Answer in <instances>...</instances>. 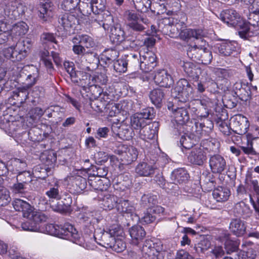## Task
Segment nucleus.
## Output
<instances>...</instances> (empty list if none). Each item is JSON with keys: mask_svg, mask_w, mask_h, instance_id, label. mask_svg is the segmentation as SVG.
Wrapping results in <instances>:
<instances>
[{"mask_svg": "<svg viewBox=\"0 0 259 259\" xmlns=\"http://www.w3.org/2000/svg\"><path fill=\"white\" fill-rule=\"evenodd\" d=\"M124 232L119 225H113L106 229V231H97L94 235L96 242L106 248L116 252H121L126 247L124 241Z\"/></svg>", "mask_w": 259, "mask_h": 259, "instance_id": "nucleus-1", "label": "nucleus"}, {"mask_svg": "<svg viewBox=\"0 0 259 259\" xmlns=\"http://www.w3.org/2000/svg\"><path fill=\"white\" fill-rule=\"evenodd\" d=\"M31 42L28 38L20 39L15 46L5 49L4 55L13 62L20 61L27 56L28 50L31 47Z\"/></svg>", "mask_w": 259, "mask_h": 259, "instance_id": "nucleus-2", "label": "nucleus"}, {"mask_svg": "<svg viewBox=\"0 0 259 259\" xmlns=\"http://www.w3.org/2000/svg\"><path fill=\"white\" fill-rule=\"evenodd\" d=\"M193 89L188 81L185 79H180L171 91L174 98L181 102L185 103L189 96L193 93Z\"/></svg>", "mask_w": 259, "mask_h": 259, "instance_id": "nucleus-3", "label": "nucleus"}, {"mask_svg": "<svg viewBox=\"0 0 259 259\" xmlns=\"http://www.w3.org/2000/svg\"><path fill=\"white\" fill-rule=\"evenodd\" d=\"M123 16L127 26L136 31L141 32L145 29L141 22L145 24L149 23L148 19L142 18L135 10H127L124 13Z\"/></svg>", "mask_w": 259, "mask_h": 259, "instance_id": "nucleus-4", "label": "nucleus"}, {"mask_svg": "<svg viewBox=\"0 0 259 259\" xmlns=\"http://www.w3.org/2000/svg\"><path fill=\"white\" fill-rule=\"evenodd\" d=\"M187 55L193 61L205 65L210 64L212 59V53L207 48L203 49L188 48Z\"/></svg>", "mask_w": 259, "mask_h": 259, "instance_id": "nucleus-5", "label": "nucleus"}, {"mask_svg": "<svg viewBox=\"0 0 259 259\" xmlns=\"http://www.w3.org/2000/svg\"><path fill=\"white\" fill-rule=\"evenodd\" d=\"M140 69L145 72L152 71L157 65L156 55L152 51L140 50Z\"/></svg>", "mask_w": 259, "mask_h": 259, "instance_id": "nucleus-6", "label": "nucleus"}, {"mask_svg": "<svg viewBox=\"0 0 259 259\" xmlns=\"http://www.w3.org/2000/svg\"><path fill=\"white\" fill-rule=\"evenodd\" d=\"M80 69L81 70L77 71V74L73 77L72 81L77 85L81 87L85 91L87 88L91 86V75L86 72L91 70V67L83 64L80 65Z\"/></svg>", "mask_w": 259, "mask_h": 259, "instance_id": "nucleus-7", "label": "nucleus"}, {"mask_svg": "<svg viewBox=\"0 0 259 259\" xmlns=\"http://www.w3.org/2000/svg\"><path fill=\"white\" fill-rule=\"evenodd\" d=\"M174 117L177 123V125L174 128V132L179 134L184 132V125L190 119L187 108L182 107L174 109Z\"/></svg>", "mask_w": 259, "mask_h": 259, "instance_id": "nucleus-8", "label": "nucleus"}, {"mask_svg": "<svg viewBox=\"0 0 259 259\" xmlns=\"http://www.w3.org/2000/svg\"><path fill=\"white\" fill-rule=\"evenodd\" d=\"M32 213L33 214V217L37 214V215H40L39 217H38V219L36 220L35 219H34V217L31 218H26L28 220L22 223L21 227L24 231H38L39 230V224L46 222L48 219V217L45 213L35 211Z\"/></svg>", "mask_w": 259, "mask_h": 259, "instance_id": "nucleus-9", "label": "nucleus"}, {"mask_svg": "<svg viewBox=\"0 0 259 259\" xmlns=\"http://www.w3.org/2000/svg\"><path fill=\"white\" fill-rule=\"evenodd\" d=\"M187 158L192 164L202 165L207 159L205 148L201 145L195 146L189 152Z\"/></svg>", "mask_w": 259, "mask_h": 259, "instance_id": "nucleus-10", "label": "nucleus"}, {"mask_svg": "<svg viewBox=\"0 0 259 259\" xmlns=\"http://www.w3.org/2000/svg\"><path fill=\"white\" fill-rule=\"evenodd\" d=\"M21 73H25L27 76L22 85L26 89H29L34 85L39 78L38 70L33 65L25 66Z\"/></svg>", "mask_w": 259, "mask_h": 259, "instance_id": "nucleus-11", "label": "nucleus"}, {"mask_svg": "<svg viewBox=\"0 0 259 259\" xmlns=\"http://www.w3.org/2000/svg\"><path fill=\"white\" fill-rule=\"evenodd\" d=\"M218 52L223 56L236 57L240 53V47L236 41L223 42L218 47Z\"/></svg>", "mask_w": 259, "mask_h": 259, "instance_id": "nucleus-12", "label": "nucleus"}, {"mask_svg": "<svg viewBox=\"0 0 259 259\" xmlns=\"http://www.w3.org/2000/svg\"><path fill=\"white\" fill-rule=\"evenodd\" d=\"M162 250V245L160 242L154 243L151 240H146L141 249L143 254L148 257L160 255V252Z\"/></svg>", "mask_w": 259, "mask_h": 259, "instance_id": "nucleus-13", "label": "nucleus"}, {"mask_svg": "<svg viewBox=\"0 0 259 259\" xmlns=\"http://www.w3.org/2000/svg\"><path fill=\"white\" fill-rule=\"evenodd\" d=\"M209 164L213 174H222L227 168L226 160L219 154L211 156L209 159Z\"/></svg>", "mask_w": 259, "mask_h": 259, "instance_id": "nucleus-14", "label": "nucleus"}, {"mask_svg": "<svg viewBox=\"0 0 259 259\" xmlns=\"http://www.w3.org/2000/svg\"><path fill=\"white\" fill-rule=\"evenodd\" d=\"M13 206L16 211H22L24 218L34 217V219H38L40 215H34L33 217L32 212H35L33 209V207L26 201L20 199H16L13 202Z\"/></svg>", "mask_w": 259, "mask_h": 259, "instance_id": "nucleus-15", "label": "nucleus"}, {"mask_svg": "<svg viewBox=\"0 0 259 259\" xmlns=\"http://www.w3.org/2000/svg\"><path fill=\"white\" fill-rule=\"evenodd\" d=\"M221 20L228 25L236 27L242 20L239 14L234 10L228 9L221 14Z\"/></svg>", "mask_w": 259, "mask_h": 259, "instance_id": "nucleus-16", "label": "nucleus"}, {"mask_svg": "<svg viewBox=\"0 0 259 259\" xmlns=\"http://www.w3.org/2000/svg\"><path fill=\"white\" fill-rule=\"evenodd\" d=\"M70 182L69 190L73 194H80L86 188L87 183L85 178L80 176H72L69 178Z\"/></svg>", "mask_w": 259, "mask_h": 259, "instance_id": "nucleus-17", "label": "nucleus"}, {"mask_svg": "<svg viewBox=\"0 0 259 259\" xmlns=\"http://www.w3.org/2000/svg\"><path fill=\"white\" fill-rule=\"evenodd\" d=\"M59 233L58 235L62 236V237L67 239L72 240L73 241H76L79 238V234L78 231L71 224L66 223L63 225H60Z\"/></svg>", "mask_w": 259, "mask_h": 259, "instance_id": "nucleus-18", "label": "nucleus"}, {"mask_svg": "<svg viewBox=\"0 0 259 259\" xmlns=\"http://www.w3.org/2000/svg\"><path fill=\"white\" fill-rule=\"evenodd\" d=\"M154 80L156 84L164 88H170L174 82L172 76L164 70L157 71Z\"/></svg>", "mask_w": 259, "mask_h": 259, "instance_id": "nucleus-19", "label": "nucleus"}, {"mask_svg": "<svg viewBox=\"0 0 259 259\" xmlns=\"http://www.w3.org/2000/svg\"><path fill=\"white\" fill-rule=\"evenodd\" d=\"M232 126L235 133L239 135H243L247 132L249 123L246 117L238 115L233 118L232 121Z\"/></svg>", "mask_w": 259, "mask_h": 259, "instance_id": "nucleus-20", "label": "nucleus"}, {"mask_svg": "<svg viewBox=\"0 0 259 259\" xmlns=\"http://www.w3.org/2000/svg\"><path fill=\"white\" fill-rule=\"evenodd\" d=\"M116 207L117 211L125 218L137 217L135 207L128 200H120L116 204Z\"/></svg>", "mask_w": 259, "mask_h": 259, "instance_id": "nucleus-21", "label": "nucleus"}, {"mask_svg": "<svg viewBox=\"0 0 259 259\" xmlns=\"http://www.w3.org/2000/svg\"><path fill=\"white\" fill-rule=\"evenodd\" d=\"M59 23L66 31V35H70L73 30L76 22H77L76 17L71 14H65L59 19Z\"/></svg>", "mask_w": 259, "mask_h": 259, "instance_id": "nucleus-22", "label": "nucleus"}, {"mask_svg": "<svg viewBox=\"0 0 259 259\" xmlns=\"http://www.w3.org/2000/svg\"><path fill=\"white\" fill-rule=\"evenodd\" d=\"M158 129L156 123L147 124L140 130L139 137L146 141L155 139L157 136Z\"/></svg>", "mask_w": 259, "mask_h": 259, "instance_id": "nucleus-23", "label": "nucleus"}, {"mask_svg": "<svg viewBox=\"0 0 259 259\" xmlns=\"http://www.w3.org/2000/svg\"><path fill=\"white\" fill-rule=\"evenodd\" d=\"M230 231L235 235L240 237L246 232V226L245 222L240 219H232L229 225Z\"/></svg>", "mask_w": 259, "mask_h": 259, "instance_id": "nucleus-24", "label": "nucleus"}, {"mask_svg": "<svg viewBox=\"0 0 259 259\" xmlns=\"http://www.w3.org/2000/svg\"><path fill=\"white\" fill-rule=\"evenodd\" d=\"M39 12V17L46 20L47 19L52 16L53 5L49 0H41L38 7Z\"/></svg>", "mask_w": 259, "mask_h": 259, "instance_id": "nucleus-25", "label": "nucleus"}, {"mask_svg": "<svg viewBox=\"0 0 259 259\" xmlns=\"http://www.w3.org/2000/svg\"><path fill=\"white\" fill-rule=\"evenodd\" d=\"M129 233L133 243L138 244L145 237L146 233L143 227L134 225L129 229Z\"/></svg>", "mask_w": 259, "mask_h": 259, "instance_id": "nucleus-26", "label": "nucleus"}, {"mask_svg": "<svg viewBox=\"0 0 259 259\" xmlns=\"http://www.w3.org/2000/svg\"><path fill=\"white\" fill-rule=\"evenodd\" d=\"M189 174L183 168L175 169L171 174V179L176 184L185 183L188 180Z\"/></svg>", "mask_w": 259, "mask_h": 259, "instance_id": "nucleus-27", "label": "nucleus"}, {"mask_svg": "<svg viewBox=\"0 0 259 259\" xmlns=\"http://www.w3.org/2000/svg\"><path fill=\"white\" fill-rule=\"evenodd\" d=\"M110 38L114 44H119L125 39V32L120 26L116 25L111 27Z\"/></svg>", "mask_w": 259, "mask_h": 259, "instance_id": "nucleus-28", "label": "nucleus"}, {"mask_svg": "<svg viewBox=\"0 0 259 259\" xmlns=\"http://www.w3.org/2000/svg\"><path fill=\"white\" fill-rule=\"evenodd\" d=\"M231 194L230 190L227 187H218L212 192L213 198L218 202L227 201Z\"/></svg>", "mask_w": 259, "mask_h": 259, "instance_id": "nucleus-29", "label": "nucleus"}, {"mask_svg": "<svg viewBox=\"0 0 259 259\" xmlns=\"http://www.w3.org/2000/svg\"><path fill=\"white\" fill-rule=\"evenodd\" d=\"M0 128L4 130L6 133L12 136L20 127L19 122L16 121H9L4 118L1 120Z\"/></svg>", "mask_w": 259, "mask_h": 259, "instance_id": "nucleus-30", "label": "nucleus"}, {"mask_svg": "<svg viewBox=\"0 0 259 259\" xmlns=\"http://www.w3.org/2000/svg\"><path fill=\"white\" fill-rule=\"evenodd\" d=\"M186 26V25L184 22L173 19L169 25L170 37H179Z\"/></svg>", "mask_w": 259, "mask_h": 259, "instance_id": "nucleus-31", "label": "nucleus"}, {"mask_svg": "<svg viewBox=\"0 0 259 259\" xmlns=\"http://www.w3.org/2000/svg\"><path fill=\"white\" fill-rule=\"evenodd\" d=\"M136 172L142 177H151L154 174L155 168L146 162L139 163L135 169Z\"/></svg>", "mask_w": 259, "mask_h": 259, "instance_id": "nucleus-32", "label": "nucleus"}, {"mask_svg": "<svg viewBox=\"0 0 259 259\" xmlns=\"http://www.w3.org/2000/svg\"><path fill=\"white\" fill-rule=\"evenodd\" d=\"M196 36L197 37L202 36V29L187 28L186 26L179 37L182 40L188 41L191 38H194Z\"/></svg>", "mask_w": 259, "mask_h": 259, "instance_id": "nucleus-33", "label": "nucleus"}, {"mask_svg": "<svg viewBox=\"0 0 259 259\" xmlns=\"http://www.w3.org/2000/svg\"><path fill=\"white\" fill-rule=\"evenodd\" d=\"M109 99H106V97H99L91 101V107L98 112H104L107 109Z\"/></svg>", "mask_w": 259, "mask_h": 259, "instance_id": "nucleus-34", "label": "nucleus"}, {"mask_svg": "<svg viewBox=\"0 0 259 259\" xmlns=\"http://www.w3.org/2000/svg\"><path fill=\"white\" fill-rule=\"evenodd\" d=\"M235 86V95L243 101H247L250 98V91L247 86L243 87L242 85L239 83H236Z\"/></svg>", "mask_w": 259, "mask_h": 259, "instance_id": "nucleus-35", "label": "nucleus"}, {"mask_svg": "<svg viewBox=\"0 0 259 259\" xmlns=\"http://www.w3.org/2000/svg\"><path fill=\"white\" fill-rule=\"evenodd\" d=\"M88 182L90 186L95 190L104 191L108 188V184L106 180H102L97 177L89 179Z\"/></svg>", "mask_w": 259, "mask_h": 259, "instance_id": "nucleus-36", "label": "nucleus"}, {"mask_svg": "<svg viewBox=\"0 0 259 259\" xmlns=\"http://www.w3.org/2000/svg\"><path fill=\"white\" fill-rule=\"evenodd\" d=\"M164 93L159 89H155L152 90L149 95L151 102L157 107H160L164 99Z\"/></svg>", "mask_w": 259, "mask_h": 259, "instance_id": "nucleus-37", "label": "nucleus"}, {"mask_svg": "<svg viewBox=\"0 0 259 259\" xmlns=\"http://www.w3.org/2000/svg\"><path fill=\"white\" fill-rule=\"evenodd\" d=\"M183 70L186 74L193 79H197L199 77L200 70L192 62H184L182 66Z\"/></svg>", "mask_w": 259, "mask_h": 259, "instance_id": "nucleus-38", "label": "nucleus"}, {"mask_svg": "<svg viewBox=\"0 0 259 259\" xmlns=\"http://www.w3.org/2000/svg\"><path fill=\"white\" fill-rule=\"evenodd\" d=\"M237 26L240 27L238 34L242 38L247 39L254 35L253 31L250 30L248 22L246 23L241 20Z\"/></svg>", "mask_w": 259, "mask_h": 259, "instance_id": "nucleus-39", "label": "nucleus"}, {"mask_svg": "<svg viewBox=\"0 0 259 259\" xmlns=\"http://www.w3.org/2000/svg\"><path fill=\"white\" fill-rule=\"evenodd\" d=\"M130 123L132 128L140 130L147 124L146 119L139 113L135 114L131 117Z\"/></svg>", "mask_w": 259, "mask_h": 259, "instance_id": "nucleus-40", "label": "nucleus"}, {"mask_svg": "<svg viewBox=\"0 0 259 259\" xmlns=\"http://www.w3.org/2000/svg\"><path fill=\"white\" fill-rule=\"evenodd\" d=\"M62 191L59 182H56L54 185H51L49 189L46 191V195L51 199L60 200Z\"/></svg>", "mask_w": 259, "mask_h": 259, "instance_id": "nucleus-41", "label": "nucleus"}, {"mask_svg": "<svg viewBox=\"0 0 259 259\" xmlns=\"http://www.w3.org/2000/svg\"><path fill=\"white\" fill-rule=\"evenodd\" d=\"M64 200L65 201H61L58 202L56 205H52V207L53 210L61 213L66 211L72 203V198L70 195H66Z\"/></svg>", "mask_w": 259, "mask_h": 259, "instance_id": "nucleus-42", "label": "nucleus"}, {"mask_svg": "<svg viewBox=\"0 0 259 259\" xmlns=\"http://www.w3.org/2000/svg\"><path fill=\"white\" fill-rule=\"evenodd\" d=\"M102 14L95 15V17H92L91 21V26L95 29L103 28L104 30H108L109 26L105 23V20L102 19Z\"/></svg>", "mask_w": 259, "mask_h": 259, "instance_id": "nucleus-43", "label": "nucleus"}, {"mask_svg": "<svg viewBox=\"0 0 259 259\" xmlns=\"http://www.w3.org/2000/svg\"><path fill=\"white\" fill-rule=\"evenodd\" d=\"M28 29L27 24L24 22H20L15 24L11 30L13 35L18 37L25 35Z\"/></svg>", "mask_w": 259, "mask_h": 259, "instance_id": "nucleus-44", "label": "nucleus"}, {"mask_svg": "<svg viewBox=\"0 0 259 259\" xmlns=\"http://www.w3.org/2000/svg\"><path fill=\"white\" fill-rule=\"evenodd\" d=\"M40 158L45 164L49 167L47 168H51L57 161V154L52 151L47 152L43 153Z\"/></svg>", "mask_w": 259, "mask_h": 259, "instance_id": "nucleus-45", "label": "nucleus"}, {"mask_svg": "<svg viewBox=\"0 0 259 259\" xmlns=\"http://www.w3.org/2000/svg\"><path fill=\"white\" fill-rule=\"evenodd\" d=\"M81 219L84 221L83 229L85 234H89V235L93 234V237H94V235L97 231H106L105 229L101 230L100 229L95 230L94 225L92 224V220L87 217L84 215ZM94 239H95V238Z\"/></svg>", "mask_w": 259, "mask_h": 259, "instance_id": "nucleus-46", "label": "nucleus"}, {"mask_svg": "<svg viewBox=\"0 0 259 259\" xmlns=\"http://www.w3.org/2000/svg\"><path fill=\"white\" fill-rule=\"evenodd\" d=\"M11 164L13 170L17 173L25 171L27 166L26 160L23 158H14L11 160Z\"/></svg>", "mask_w": 259, "mask_h": 259, "instance_id": "nucleus-47", "label": "nucleus"}, {"mask_svg": "<svg viewBox=\"0 0 259 259\" xmlns=\"http://www.w3.org/2000/svg\"><path fill=\"white\" fill-rule=\"evenodd\" d=\"M132 128L131 125L126 124V122L123 121L121 123L119 134L118 137L123 140H128L132 137Z\"/></svg>", "mask_w": 259, "mask_h": 259, "instance_id": "nucleus-48", "label": "nucleus"}, {"mask_svg": "<svg viewBox=\"0 0 259 259\" xmlns=\"http://www.w3.org/2000/svg\"><path fill=\"white\" fill-rule=\"evenodd\" d=\"M141 202L144 206L151 208L157 203V196L151 194H144L141 198Z\"/></svg>", "mask_w": 259, "mask_h": 259, "instance_id": "nucleus-49", "label": "nucleus"}, {"mask_svg": "<svg viewBox=\"0 0 259 259\" xmlns=\"http://www.w3.org/2000/svg\"><path fill=\"white\" fill-rule=\"evenodd\" d=\"M118 202L117 197L109 195L103 198L102 205L105 209L111 210L116 205Z\"/></svg>", "mask_w": 259, "mask_h": 259, "instance_id": "nucleus-50", "label": "nucleus"}, {"mask_svg": "<svg viewBox=\"0 0 259 259\" xmlns=\"http://www.w3.org/2000/svg\"><path fill=\"white\" fill-rule=\"evenodd\" d=\"M106 0H91L92 9L95 15L102 14L106 8Z\"/></svg>", "mask_w": 259, "mask_h": 259, "instance_id": "nucleus-51", "label": "nucleus"}, {"mask_svg": "<svg viewBox=\"0 0 259 259\" xmlns=\"http://www.w3.org/2000/svg\"><path fill=\"white\" fill-rule=\"evenodd\" d=\"M234 212L239 215L245 217H248L250 213L249 206L243 202L238 203L235 205Z\"/></svg>", "mask_w": 259, "mask_h": 259, "instance_id": "nucleus-52", "label": "nucleus"}, {"mask_svg": "<svg viewBox=\"0 0 259 259\" xmlns=\"http://www.w3.org/2000/svg\"><path fill=\"white\" fill-rule=\"evenodd\" d=\"M89 91L92 93L95 97L99 98L105 96L106 99H110L108 94L106 92L102 93V90L99 85L92 84V82H91V86L87 88L86 92Z\"/></svg>", "mask_w": 259, "mask_h": 259, "instance_id": "nucleus-53", "label": "nucleus"}, {"mask_svg": "<svg viewBox=\"0 0 259 259\" xmlns=\"http://www.w3.org/2000/svg\"><path fill=\"white\" fill-rule=\"evenodd\" d=\"M195 141L188 135H183L181 137L180 140L181 146L185 149H190V150L196 146L195 144Z\"/></svg>", "mask_w": 259, "mask_h": 259, "instance_id": "nucleus-54", "label": "nucleus"}, {"mask_svg": "<svg viewBox=\"0 0 259 259\" xmlns=\"http://www.w3.org/2000/svg\"><path fill=\"white\" fill-rule=\"evenodd\" d=\"M126 61L128 62V65L130 67L140 68V52L136 54H131L128 55Z\"/></svg>", "mask_w": 259, "mask_h": 259, "instance_id": "nucleus-55", "label": "nucleus"}, {"mask_svg": "<svg viewBox=\"0 0 259 259\" xmlns=\"http://www.w3.org/2000/svg\"><path fill=\"white\" fill-rule=\"evenodd\" d=\"M80 0H64L61 7L66 11L70 12L77 8Z\"/></svg>", "mask_w": 259, "mask_h": 259, "instance_id": "nucleus-56", "label": "nucleus"}, {"mask_svg": "<svg viewBox=\"0 0 259 259\" xmlns=\"http://www.w3.org/2000/svg\"><path fill=\"white\" fill-rule=\"evenodd\" d=\"M138 151L134 147H131L128 148L124 154L123 159H124L127 163H130L133 161H135L138 157Z\"/></svg>", "mask_w": 259, "mask_h": 259, "instance_id": "nucleus-57", "label": "nucleus"}, {"mask_svg": "<svg viewBox=\"0 0 259 259\" xmlns=\"http://www.w3.org/2000/svg\"><path fill=\"white\" fill-rule=\"evenodd\" d=\"M128 62L125 60L119 59L113 63L114 69L119 73H124L127 70Z\"/></svg>", "mask_w": 259, "mask_h": 259, "instance_id": "nucleus-58", "label": "nucleus"}, {"mask_svg": "<svg viewBox=\"0 0 259 259\" xmlns=\"http://www.w3.org/2000/svg\"><path fill=\"white\" fill-rule=\"evenodd\" d=\"M205 35V33L202 30V36L200 37H197V36L194 37V45L193 46H190L189 48L203 49L207 48L206 41L203 39L204 36Z\"/></svg>", "mask_w": 259, "mask_h": 259, "instance_id": "nucleus-59", "label": "nucleus"}, {"mask_svg": "<svg viewBox=\"0 0 259 259\" xmlns=\"http://www.w3.org/2000/svg\"><path fill=\"white\" fill-rule=\"evenodd\" d=\"M17 181L26 186L32 181L30 172L25 170L18 172L16 178Z\"/></svg>", "mask_w": 259, "mask_h": 259, "instance_id": "nucleus-60", "label": "nucleus"}, {"mask_svg": "<svg viewBox=\"0 0 259 259\" xmlns=\"http://www.w3.org/2000/svg\"><path fill=\"white\" fill-rule=\"evenodd\" d=\"M29 89L24 88V86L18 88L17 91L14 92V97L20 98L19 99L21 103L24 102L27 99Z\"/></svg>", "mask_w": 259, "mask_h": 259, "instance_id": "nucleus-61", "label": "nucleus"}, {"mask_svg": "<svg viewBox=\"0 0 259 259\" xmlns=\"http://www.w3.org/2000/svg\"><path fill=\"white\" fill-rule=\"evenodd\" d=\"M77 8L83 15H91L92 13L94 14V11L92 9L91 2L90 3L84 2L79 3Z\"/></svg>", "mask_w": 259, "mask_h": 259, "instance_id": "nucleus-62", "label": "nucleus"}, {"mask_svg": "<svg viewBox=\"0 0 259 259\" xmlns=\"http://www.w3.org/2000/svg\"><path fill=\"white\" fill-rule=\"evenodd\" d=\"M248 19L249 25L259 28V10H253L250 13Z\"/></svg>", "mask_w": 259, "mask_h": 259, "instance_id": "nucleus-63", "label": "nucleus"}, {"mask_svg": "<svg viewBox=\"0 0 259 259\" xmlns=\"http://www.w3.org/2000/svg\"><path fill=\"white\" fill-rule=\"evenodd\" d=\"M238 256L239 259H255L256 253L254 250L249 248L246 251H240Z\"/></svg>", "mask_w": 259, "mask_h": 259, "instance_id": "nucleus-64", "label": "nucleus"}]
</instances>
